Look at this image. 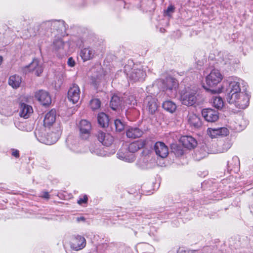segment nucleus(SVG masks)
Returning a JSON list of instances; mask_svg holds the SVG:
<instances>
[{"instance_id": "obj_48", "label": "nucleus", "mask_w": 253, "mask_h": 253, "mask_svg": "<svg viewBox=\"0 0 253 253\" xmlns=\"http://www.w3.org/2000/svg\"><path fill=\"white\" fill-rule=\"evenodd\" d=\"M90 151L92 154H94L98 156H102V153L100 152V151L98 149L95 150L92 148H91Z\"/></svg>"}, {"instance_id": "obj_9", "label": "nucleus", "mask_w": 253, "mask_h": 253, "mask_svg": "<svg viewBox=\"0 0 253 253\" xmlns=\"http://www.w3.org/2000/svg\"><path fill=\"white\" fill-rule=\"evenodd\" d=\"M42 63L37 59H34L28 66L25 67V71L34 73L36 76H40L43 72Z\"/></svg>"}, {"instance_id": "obj_24", "label": "nucleus", "mask_w": 253, "mask_h": 253, "mask_svg": "<svg viewBox=\"0 0 253 253\" xmlns=\"http://www.w3.org/2000/svg\"><path fill=\"white\" fill-rule=\"evenodd\" d=\"M56 120V111L51 110L47 113L44 117L43 124L45 127H49L55 122Z\"/></svg>"}, {"instance_id": "obj_13", "label": "nucleus", "mask_w": 253, "mask_h": 253, "mask_svg": "<svg viewBox=\"0 0 253 253\" xmlns=\"http://www.w3.org/2000/svg\"><path fill=\"white\" fill-rule=\"evenodd\" d=\"M81 137L83 139H87L89 135L91 128L90 123L85 120L80 121L79 125Z\"/></svg>"}, {"instance_id": "obj_7", "label": "nucleus", "mask_w": 253, "mask_h": 253, "mask_svg": "<svg viewBox=\"0 0 253 253\" xmlns=\"http://www.w3.org/2000/svg\"><path fill=\"white\" fill-rule=\"evenodd\" d=\"M157 99L152 95L147 96L144 100L143 108L150 114H153L158 109Z\"/></svg>"}, {"instance_id": "obj_53", "label": "nucleus", "mask_w": 253, "mask_h": 253, "mask_svg": "<svg viewBox=\"0 0 253 253\" xmlns=\"http://www.w3.org/2000/svg\"><path fill=\"white\" fill-rule=\"evenodd\" d=\"M195 251H184V253H192L193 252H194Z\"/></svg>"}, {"instance_id": "obj_39", "label": "nucleus", "mask_w": 253, "mask_h": 253, "mask_svg": "<svg viewBox=\"0 0 253 253\" xmlns=\"http://www.w3.org/2000/svg\"><path fill=\"white\" fill-rule=\"evenodd\" d=\"M236 120L238 122H235L236 125L235 126V129L237 130L243 129L245 127V124H243L244 121L242 116H239Z\"/></svg>"}, {"instance_id": "obj_43", "label": "nucleus", "mask_w": 253, "mask_h": 253, "mask_svg": "<svg viewBox=\"0 0 253 253\" xmlns=\"http://www.w3.org/2000/svg\"><path fill=\"white\" fill-rule=\"evenodd\" d=\"M174 9L175 8L174 5L172 4L169 5L165 11L166 14L168 16H170V14L174 12Z\"/></svg>"}, {"instance_id": "obj_33", "label": "nucleus", "mask_w": 253, "mask_h": 253, "mask_svg": "<svg viewBox=\"0 0 253 253\" xmlns=\"http://www.w3.org/2000/svg\"><path fill=\"white\" fill-rule=\"evenodd\" d=\"M162 106L165 110L171 113L174 112L176 109V104L170 100L164 102Z\"/></svg>"}, {"instance_id": "obj_10", "label": "nucleus", "mask_w": 253, "mask_h": 253, "mask_svg": "<svg viewBox=\"0 0 253 253\" xmlns=\"http://www.w3.org/2000/svg\"><path fill=\"white\" fill-rule=\"evenodd\" d=\"M215 151L213 150L211 147V144L210 142H204L202 143L198 151L196 152V154L198 156V159L200 160L206 157L209 154L214 153Z\"/></svg>"}, {"instance_id": "obj_31", "label": "nucleus", "mask_w": 253, "mask_h": 253, "mask_svg": "<svg viewBox=\"0 0 253 253\" xmlns=\"http://www.w3.org/2000/svg\"><path fill=\"white\" fill-rule=\"evenodd\" d=\"M19 129L24 131H31L34 128V124L32 122H21L18 124Z\"/></svg>"}, {"instance_id": "obj_30", "label": "nucleus", "mask_w": 253, "mask_h": 253, "mask_svg": "<svg viewBox=\"0 0 253 253\" xmlns=\"http://www.w3.org/2000/svg\"><path fill=\"white\" fill-rule=\"evenodd\" d=\"M122 103V100L120 97L117 95H113L110 102V107L113 110H117L119 109Z\"/></svg>"}, {"instance_id": "obj_51", "label": "nucleus", "mask_w": 253, "mask_h": 253, "mask_svg": "<svg viewBox=\"0 0 253 253\" xmlns=\"http://www.w3.org/2000/svg\"><path fill=\"white\" fill-rule=\"evenodd\" d=\"M203 87L205 88V89L207 90H210L211 91V92L212 93H215L216 92V90H214V89H211L210 88H208L206 86H205L204 85L203 86Z\"/></svg>"}, {"instance_id": "obj_36", "label": "nucleus", "mask_w": 253, "mask_h": 253, "mask_svg": "<svg viewBox=\"0 0 253 253\" xmlns=\"http://www.w3.org/2000/svg\"><path fill=\"white\" fill-rule=\"evenodd\" d=\"M204 53L202 52H198L195 53V59L197 64L202 66L204 62Z\"/></svg>"}, {"instance_id": "obj_28", "label": "nucleus", "mask_w": 253, "mask_h": 253, "mask_svg": "<svg viewBox=\"0 0 253 253\" xmlns=\"http://www.w3.org/2000/svg\"><path fill=\"white\" fill-rule=\"evenodd\" d=\"M56 130L55 131H52L50 133H48L46 135V139L48 140H53L54 138L56 137V139L54 142L55 143L59 138L62 131V128L60 124H57L55 125Z\"/></svg>"}, {"instance_id": "obj_52", "label": "nucleus", "mask_w": 253, "mask_h": 253, "mask_svg": "<svg viewBox=\"0 0 253 253\" xmlns=\"http://www.w3.org/2000/svg\"><path fill=\"white\" fill-rule=\"evenodd\" d=\"M225 145L227 146L225 150H223L222 152L227 151L230 147V145L229 143H226Z\"/></svg>"}, {"instance_id": "obj_41", "label": "nucleus", "mask_w": 253, "mask_h": 253, "mask_svg": "<svg viewBox=\"0 0 253 253\" xmlns=\"http://www.w3.org/2000/svg\"><path fill=\"white\" fill-rule=\"evenodd\" d=\"M63 25L64 23L62 21L52 20V28L53 30H58L60 28H62Z\"/></svg>"}, {"instance_id": "obj_4", "label": "nucleus", "mask_w": 253, "mask_h": 253, "mask_svg": "<svg viewBox=\"0 0 253 253\" xmlns=\"http://www.w3.org/2000/svg\"><path fill=\"white\" fill-rule=\"evenodd\" d=\"M197 100V89L196 88H185L181 93V101L182 103L186 106H192Z\"/></svg>"}, {"instance_id": "obj_46", "label": "nucleus", "mask_w": 253, "mask_h": 253, "mask_svg": "<svg viewBox=\"0 0 253 253\" xmlns=\"http://www.w3.org/2000/svg\"><path fill=\"white\" fill-rule=\"evenodd\" d=\"M232 161L234 163V166L238 167L240 165V160L237 156H234L232 158Z\"/></svg>"}, {"instance_id": "obj_42", "label": "nucleus", "mask_w": 253, "mask_h": 253, "mask_svg": "<svg viewBox=\"0 0 253 253\" xmlns=\"http://www.w3.org/2000/svg\"><path fill=\"white\" fill-rule=\"evenodd\" d=\"M52 20L47 21L43 22L42 23L41 26V28L45 30H48L49 29H52Z\"/></svg>"}, {"instance_id": "obj_50", "label": "nucleus", "mask_w": 253, "mask_h": 253, "mask_svg": "<svg viewBox=\"0 0 253 253\" xmlns=\"http://www.w3.org/2000/svg\"><path fill=\"white\" fill-rule=\"evenodd\" d=\"M85 218L83 216L78 217L76 218V220L77 222H80L81 221H85Z\"/></svg>"}, {"instance_id": "obj_3", "label": "nucleus", "mask_w": 253, "mask_h": 253, "mask_svg": "<svg viewBox=\"0 0 253 253\" xmlns=\"http://www.w3.org/2000/svg\"><path fill=\"white\" fill-rule=\"evenodd\" d=\"M227 81L228 85L226 89L227 100L231 98L233 95L242 92L243 88H241V84H243V81L238 78L232 77L229 78Z\"/></svg>"}, {"instance_id": "obj_23", "label": "nucleus", "mask_w": 253, "mask_h": 253, "mask_svg": "<svg viewBox=\"0 0 253 253\" xmlns=\"http://www.w3.org/2000/svg\"><path fill=\"white\" fill-rule=\"evenodd\" d=\"M143 134V131L136 126H129L126 130V134L127 137L135 138L141 137Z\"/></svg>"}, {"instance_id": "obj_45", "label": "nucleus", "mask_w": 253, "mask_h": 253, "mask_svg": "<svg viewBox=\"0 0 253 253\" xmlns=\"http://www.w3.org/2000/svg\"><path fill=\"white\" fill-rule=\"evenodd\" d=\"M67 64L70 67H74L75 66V60L73 59V58L72 57H70L68 59Z\"/></svg>"}, {"instance_id": "obj_37", "label": "nucleus", "mask_w": 253, "mask_h": 253, "mask_svg": "<svg viewBox=\"0 0 253 253\" xmlns=\"http://www.w3.org/2000/svg\"><path fill=\"white\" fill-rule=\"evenodd\" d=\"M117 155V157L120 160L128 162H131L133 161V158H130L127 157L126 155L122 152L121 150H119Z\"/></svg>"}, {"instance_id": "obj_22", "label": "nucleus", "mask_w": 253, "mask_h": 253, "mask_svg": "<svg viewBox=\"0 0 253 253\" xmlns=\"http://www.w3.org/2000/svg\"><path fill=\"white\" fill-rule=\"evenodd\" d=\"M80 55L83 61H86L94 57L95 50L90 47L84 48L81 49Z\"/></svg>"}, {"instance_id": "obj_19", "label": "nucleus", "mask_w": 253, "mask_h": 253, "mask_svg": "<svg viewBox=\"0 0 253 253\" xmlns=\"http://www.w3.org/2000/svg\"><path fill=\"white\" fill-rule=\"evenodd\" d=\"M97 137L98 140L105 146H108L110 145L113 141L112 136L101 130L98 131Z\"/></svg>"}, {"instance_id": "obj_5", "label": "nucleus", "mask_w": 253, "mask_h": 253, "mask_svg": "<svg viewBox=\"0 0 253 253\" xmlns=\"http://www.w3.org/2000/svg\"><path fill=\"white\" fill-rule=\"evenodd\" d=\"M66 46L67 44L61 38L55 39L53 42V51L59 58H62L67 54L68 47Z\"/></svg>"}, {"instance_id": "obj_29", "label": "nucleus", "mask_w": 253, "mask_h": 253, "mask_svg": "<svg viewBox=\"0 0 253 253\" xmlns=\"http://www.w3.org/2000/svg\"><path fill=\"white\" fill-rule=\"evenodd\" d=\"M188 121L191 126L195 128L199 127L202 125L199 117L194 114L189 115L188 116Z\"/></svg>"}, {"instance_id": "obj_40", "label": "nucleus", "mask_w": 253, "mask_h": 253, "mask_svg": "<svg viewBox=\"0 0 253 253\" xmlns=\"http://www.w3.org/2000/svg\"><path fill=\"white\" fill-rule=\"evenodd\" d=\"M114 125L117 131L120 132L124 130L125 125L120 120L116 119L115 120Z\"/></svg>"}, {"instance_id": "obj_1", "label": "nucleus", "mask_w": 253, "mask_h": 253, "mask_svg": "<svg viewBox=\"0 0 253 253\" xmlns=\"http://www.w3.org/2000/svg\"><path fill=\"white\" fill-rule=\"evenodd\" d=\"M157 85L166 91L168 96L170 97L175 96L176 94V88L178 86L177 81L171 77H167L165 80H159L156 81Z\"/></svg>"}, {"instance_id": "obj_21", "label": "nucleus", "mask_w": 253, "mask_h": 253, "mask_svg": "<svg viewBox=\"0 0 253 253\" xmlns=\"http://www.w3.org/2000/svg\"><path fill=\"white\" fill-rule=\"evenodd\" d=\"M19 114L21 117L25 119L28 118L33 112L32 107L24 103H19Z\"/></svg>"}, {"instance_id": "obj_20", "label": "nucleus", "mask_w": 253, "mask_h": 253, "mask_svg": "<svg viewBox=\"0 0 253 253\" xmlns=\"http://www.w3.org/2000/svg\"><path fill=\"white\" fill-rule=\"evenodd\" d=\"M183 146L188 149L195 147L197 145L196 140L191 136H183L180 139Z\"/></svg>"}, {"instance_id": "obj_12", "label": "nucleus", "mask_w": 253, "mask_h": 253, "mask_svg": "<svg viewBox=\"0 0 253 253\" xmlns=\"http://www.w3.org/2000/svg\"><path fill=\"white\" fill-rule=\"evenodd\" d=\"M202 115L205 120L209 122H214L219 118L218 112L211 108L204 109Z\"/></svg>"}, {"instance_id": "obj_34", "label": "nucleus", "mask_w": 253, "mask_h": 253, "mask_svg": "<svg viewBox=\"0 0 253 253\" xmlns=\"http://www.w3.org/2000/svg\"><path fill=\"white\" fill-rule=\"evenodd\" d=\"M211 102L213 106L218 109H222L224 105L223 99L219 96H213Z\"/></svg>"}, {"instance_id": "obj_47", "label": "nucleus", "mask_w": 253, "mask_h": 253, "mask_svg": "<svg viewBox=\"0 0 253 253\" xmlns=\"http://www.w3.org/2000/svg\"><path fill=\"white\" fill-rule=\"evenodd\" d=\"M11 151H12L11 155L13 157H14L16 158H18L19 157V152L18 150L12 149L11 150Z\"/></svg>"}, {"instance_id": "obj_56", "label": "nucleus", "mask_w": 253, "mask_h": 253, "mask_svg": "<svg viewBox=\"0 0 253 253\" xmlns=\"http://www.w3.org/2000/svg\"><path fill=\"white\" fill-rule=\"evenodd\" d=\"M229 165H230V162H228V165L229 166ZM230 165H231V164H230Z\"/></svg>"}, {"instance_id": "obj_54", "label": "nucleus", "mask_w": 253, "mask_h": 253, "mask_svg": "<svg viewBox=\"0 0 253 253\" xmlns=\"http://www.w3.org/2000/svg\"><path fill=\"white\" fill-rule=\"evenodd\" d=\"M2 57L0 56V65L1 64V63H2Z\"/></svg>"}, {"instance_id": "obj_16", "label": "nucleus", "mask_w": 253, "mask_h": 253, "mask_svg": "<svg viewBox=\"0 0 253 253\" xmlns=\"http://www.w3.org/2000/svg\"><path fill=\"white\" fill-rule=\"evenodd\" d=\"M35 97L43 106L49 105L51 102V98L48 93L42 90L37 92Z\"/></svg>"}, {"instance_id": "obj_8", "label": "nucleus", "mask_w": 253, "mask_h": 253, "mask_svg": "<svg viewBox=\"0 0 253 253\" xmlns=\"http://www.w3.org/2000/svg\"><path fill=\"white\" fill-rule=\"evenodd\" d=\"M86 245L85 239L80 235L73 236L70 241L71 248L76 251L82 250Z\"/></svg>"}, {"instance_id": "obj_32", "label": "nucleus", "mask_w": 253, "mask_h": 253, "mask_svg": "<svg viewBox=\"0 0 253 253\" xmlns=\"http://www.w3.org/2000/svg\"><path fill=\"white\" fill-rule=\"evenodd\" d=\"M97 120H98V124L101 127H105L108 126V124H109L108 117L105 113H99L98 115Z\"/></svg>"}, {"instance_id": "obj_35", "label": "nucleus", "mask_w": 253, "mask_h": 253, "mask_svg": "<svg viewBox=\"0 0 253 253\" xmlns=\"http://www.w3.org/2000/svg\"><path fill=\"white\" fill-rule=\"evenodd\" d=\"M89 105L93 111L98 110L101 105V101L99 99L93 98L90 101Z\"/></svg>"}, {"instance_id": "obj_11", "label": "nucleus", "mask_w": 253, "mask_h": 253, "mask_svg": "<svg viewBox=\"0 0 253 253\" xmlns=\"http://www.w3.org/2000/svg\"><path fill=\"white\" fill-rule=\"evenodd\" d=\"M80 94L81 91L79 86L76 84H73L68 90V99L73 103H76L80 98Z\"/></svg>"}, {"instance_id": "obj_18", "label": "nucleus", "mask_w": 253, "mask_h": 253, "mask_svg": "<svg viewBox=\"0 0 253 253\" xmlns=\"http://www.w3.org/2000/svg\"><path fill=\"white\" fill-rule=\"evenodd\" d=\"M34 133L35 136L39 142L46 145H51L54 144V142L56 139L55 137L53 140H47L45 132L43 129H36Z\"/></svg>"}, {"instance_id": "obj_17", "label": "nucleus", "mask_w": 253, "mask_h": 253, "mask_svg": "<svg viewBox=\"0 0 253 253\" xmlns=\"http://www.w3.org/2000/svg\"><path fill=\"white\" fill-rule=\"evenodd\" d=\"M126 75L134 82L143 80L146 75L145 71L141 69H133L129 74L126 73Z\"/></svg>"}, {"instance_id": "obj_25", "label": "nucleus", "mask_w": 253, "mask_h": 253, "mask_svg": "<svg viewBox=\"0 0 253 253\" xmlns=\"http://www.w3.org/2000/svg\"><path fill=\"white\" fill-rule=\"evenodd\" d=\"M146 144L145 140L140 139L130 143L128 147V150L131 153H135L143 148Z\"/></svg>"}, {"instance_id": "obj_44", "label": "nucleus", "mask_w": 253, "mask_h": 253, "mask_svg": "<svg viewBox=\"0 0 253 253\" xmlns=\"http://www.w3.org/2000/svg\"><path fill=\"white\" fill-rule=\"evenodd\" d=\"M87 197L86 195H84L83 197H80L79 199L78 200L77 203L79 205H82L83 204L86 203L87 202Z\"/></svg>"}, {"instance_id": "obj_14", "label": "nucleus", "mask_w": 253, "mask_h": 253, "mask_svg": "<svg viewBox=\"0 0 253 253\" xmlns=\"http://www.w3.org/2000/svg\"><path fill=\"white\" fill-rule=\"evenodd\" d=\"M154 150L156 155L162 158L167 157L169 154L168 147L162 142H156L154 145Z\"/></svg>"}, {"instance_id": "obj_38", "label": "nucleus", "mask_w": 253, "mask_h": 253, "mask_svg": "<svg viewBox=\"0 0 253 253\" xmlns=\"http://www.w3.org/2000/svg\"><path fill=\"white\" fill-rule=\"evenodd\" d=\"M124 103L126 105H134L136 104V100L133 95H129L127 97L125 96Z\"/></svg>"}, {"instance_id": "obj_26", "label": "nucleus", "mask_w": 253, "mask_h": 253, "mask_svg": "<svg viewBox=\"0 0 253 253\" xmlns=\"http://www.w3.org/2000/svg\"><path fill=\"white\" fill-rule=\"evenodd\" d=\"M155 164L154 160L150 159L149 157H145L139 162L140 167L142 169L152 168Z\"/></svg>"}, {"instance_id": "obj_49", "label": "nucleus", "mask_w": 253, "mask_h": 253, "mask_svg": "<svg viewBox=\"0 0 253 253\" xmlns=\"http://www.w3.org/2000/svg\"><path fill=\"white\" fill-rule=\"evenodd\" d=\"M41 197L46 199H48L49 198V195L47 192H44Z\"/></svg>"}, {"instance_id": "obj_15", "label": "nucleus", "mask_w": 253, "mask_h": 253, "mask_svg": "<svg viewBox=\"0 0 253 253\" xmlns=\"http://www.w3.org/2000/svg\"><path fill=\"white\" fill-rule=\"evenodd\" d=\"M207 132L211 138H215L218 136H224L229 134L228 129L225 127L209 128Z\"/></svg>"}, {"instance_id": "obj_27", "label": "nucleus", "mask_w": 253, "mask_h": 253, "mask_svg": "<svg viewBox=\"0 0 253 253\" xmlns=\"http://www.w3.org/2000/svg\"><path fill=\"white\" fill-rule=\"evenodd\" d=\"M22 83L21 77L17 75H12L8 79V84L13 88L16 89L20 87Z\"/></svg>"}, {"instance_id": "obj_2", "label": "nucleus", "mask_w": 253, "mask_h": 253, "mask_svg": "<svg viewBox=\"0 0 253 253\" xmlns=\"http://www.w3.org/2000/svg\"><path fill=\"white\" fill-rule=\"evenodd\" d=\"M231 105H233L239 109H245L249 104L250 95L246 89L243 88L242 92L237 95H233L231 98L227 100Z\"/></svg>"}, {"instance_id": "obj_6", "label": "nucleus", "mask_w": 253, "mask_h": 253, "mask_svg": "<svg viewBox=\"0 0 253 253\" xmlns=\"http://www.w3.org/2000/svg\"><path fill=\"white\" fill-rule=\"evenodd\" d=\"M222 76L219 71L216 69L212 70L210 74L206 77V84L209 87L217 85L222 80Z\"/></svg>"}, {"instance_id": "obj_55", "label": "nucleus", "mask_w": 253, "mask_h": 253, "mask_svg": "<svg viewBox=\"0 0 253 253\" xmlns=\"http://www.w3.org/2000/svg\"><path fill=\"white\" fill-rule=\"evenodd\" d=\"M125 72H127V67L126 66L125 67Z\"/></svg>"}, {"instance_id": "obj_57", "label": "nucleus", "mask_w": 253, "mask_h": 253, "mask_svg": "<svg viewBox=\"0 0 253 253\" xmlns=\"http://www.w3.org/2000/svg\"><path fill=\"white\" fill-rule=\"evenodd\" d=\"M77 45L81 46V44H77Z\"/></svg>"}]
</instances>
